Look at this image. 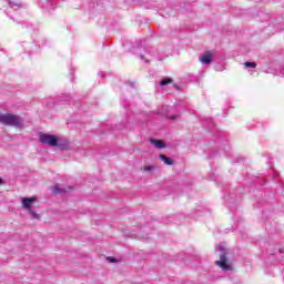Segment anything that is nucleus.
<instances>
[{
	"instance_id": "13",
	"label": "nucleus",
	"mask_w": 284,
	"mask_h": 284,
	"mask_svg": "<svg viewBox=\"0 0 284 284\" xmlns=\"http://www.w3.org/2000/svg\"><path fill=\"white\" fill-rule=\"evenodd\" d=\"M154 166L152 165H146L144 166V172H151L153 170Z\"/></svg>"
},
{
	"instance_id": "14",
	"label": "nucleus",
	"mask_w": 284,
	"mask_h": 284,
	"mask_svg": "<svg viewBox=\"0 0 284 284\" xmlns=\"http://www.w3.org/2000/svg\"><path fill=\"white\" fill-rule=\"evenodd\" d=\"M169 119H176V115H170Z\"/></svg>"
},
{
	"instance_id": "12",
	"label": "nucleus",
	"mask_w": 284,
	"mask_h": 284,
	"mask_svg": "<svg viewBox=\"0 0 284 284\" xmlns=\"http://www.w3.org/2000/svg\"><path fill=\"white\" fill-rule=\"evenodd\" d=\"M106 261H109L110 263H119V261L112 256L106 257Z\"/></svg>"
},
{
	"instance_id": "8",
	"label": "nucleus",
	"mask_w": 284,
	"mask_h": 284,
	"mask_svg": "<svg viewBox=\"0 0 284 284\" xmlns=\"http://www.w3.org/2000/svg\"><path fill=\"white\" fill-rule=\"evenodd\" d=\"M160 160L165 163V165H174V160L168 158L166 155L160 154Z\"/></svg>"
},
{
	"instance_id": "10",
	"label": "nucleus",
	"mask_w": 284,
	"mask_h": 284,
	"mask_svg": "<svg viewBox=\"0 0 284 284\" xmlns=\"http://www.w3.org/2000/svg\"><path fill=\"white\" fill-rule=\"evenodd\" d=\"M245 68H256V62H244Z\"/></svg>"
},
{
	"instance_id": "7",
	"label": "nucleus",
	"mask_w": 284,
	"mask_h": 284,
	"mask_svg": "<svg viewBox=\"0 0 284 284\" xmlns=\"http://www.w3.org/2000/svg\"><path fill=\"white\" fill-rule=\"evenodd\" d=\"M150 143L155 145L158 150H163L165 148V142H163V140L150 139Z\"/></svg>"
},
{
	"instance_id": "15",
	"label": "nucleus",
	"mask_w": 284,
	"mask_h": 284,
	"mask_svg": "<svg viewBox=\"0 0 284 284\" xmlns=\"http://www.w3.org/2000/svg\"><path fill=\"white\" fill-rule=\"evenodd\" d=\"M0 185H3V180L0 178Z\"/></svg>"
},
{
	"instance_id": "4",
	"label": "nucleus",
	"mask_w": 284,
	"mask_h": 284,
	"mask_svg": "<svg viewBox=\"0 0 284 284\" xmlns=\"http://www.w3.org/2000/svg\"><path fill=\"white\" fill-rule=\"evenodd\" d=\"M51 190L53 194H65V192H72V186L61 187V184H55Z\"/></svg>"
},
{
	"instance_id": "2",
	"label": "nucleus",
	"mask_w": 284,
	"mask_h": 284,
	"mask_svg": "<svg viewBox=\"0 0 284 284\" xmlns=\"http://www.w3.org/2000/svg\"><path fill=\"white\" fill-rule=\"evenodd\" d=\"M0 123L3 125H13L14 128H21V119L14 114H0Z\"/></svg>"
},
{
	"instance_id": "5",
	"label": "nucleus",
	"mask_w": 284,
	"mask_h": 284,
	"mask_svg": "<svg viewBox=\"0 0 284 284\" xmlns=\"http://www.w3.org/2000/svg\"><path fill=\"white\" fill-rule=\"evenodd\" d=\"M212 51H207L204 55L200 57V63H205V65H210L212 63Z\"/></svg>"
},
{
	"instance_id": "11",
	"label": "nucleus",
	"mask_w": 284,
	"mask_h": 284,
	"mask_svg": "<svg viewBox=\"0 0 284 284\" xmlns=\"http://www.w3.org/2000/svg\"><path fill=\"white\" fill-rule=\"evenodd\" d=\"M29 212H30L32 219H40V215L37 212H34L32 210H29Z\"/></svg>"
},
{
	"instance_id": "9",
	"label": "nucleus",
	"mask_w": 284,
	"mask_h": 284,
	"mask_svg": "<svg viewBox=\"0 0 284 284\" xmlns=\"http://www.w3.org/2000/svg\"><path fill=\"white\" fill-rule=\"evenodd\" d=\"M172 79L171 78H165L160 82V85H170V83H172Z\"/></svg>"
},
{
	"instance_id": "1",
	"label": "nucleus",
	"mask_w": 284,
	"mask_h": 284,
	"mask_svg": "<svg viewBox=\"0 0 284 284\" xmlns=\"http://www.w3.org/2000/svg\"><path fill=\"white\" fill-rule=\"evenodd\" d=\"M220 261H215V265L224 272H231L232 263H230V257H227V250L223 245H220Z\"/></svg>"
},
{
	"instance_id": "6",
	"label": "nucleus",
	"mask_w": 284,
	"mask_h": 284,
	"mask_svg": "<svg viewBox=\"0 0 284 284\" xmlns=\"http://www.w3.org/2000/svg\"><path fill=\"white\" fill-rule=\"evenodd\" d=\"M37 201L36 197H24L22 199V207L24 210H30L32 207V203Z\"/></svg>"
},
{
	"instance_id": "3",
	"label": "nucleus",
	"mask_w": 284,
	"mask_h": 284,
	"mask_svg": "<svg viewBox=\"0 0 284 284\" xmlns=\"http://www.w3.org/2000/svg\"><path fill=\"white\" fill-rule=\"evenodd\" d=\"M39 139L40 143H42L43 145H50V148H57V145H59V138H57V135L40 133Z\"/></svg>"
}]
</instances>
